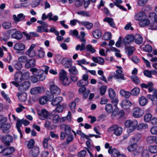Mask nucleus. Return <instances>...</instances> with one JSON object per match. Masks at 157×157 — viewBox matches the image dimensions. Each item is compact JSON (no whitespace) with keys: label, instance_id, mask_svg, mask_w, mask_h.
Instances as JSON below:
<instances>
[{"label":"nucleus","instance_id":"f257e3e1","mask_svg":"<svg viewBox=\"0 0 157 157\" xmlns=\"http://www.w3.org/2000/svg\"><path fill=\"white\" fill-rule=\"evenodd\" d=\"M127 149L129 151H133V154L135 155L139 154L140 151L142 150V148L138 147L137 145L135 143L129 145Z\"/></svg>","mask_w":157,"mask_h":157},{"label":"nucleus","instance_id":"f03ea898","mask_svg":"<svg viewBox=\"0 0 157 157\" xmlns=\"http://www.w3.org/2000/svg\"><path fill=\"white\" fill-rule=\"evenodd\" d=\"M8 32L9 34H10V33H13L11 36L12 38L19 40L22 38V35L21 33L19 31L17 30L16 29L9 30L8 31Z\"/></svg>","mask_w":157,"mask_h":157},{"label":"nucleus","instance_id":"7ed1b4c3","mask_svg":"<svg viewBox=\"0 0 157 157\" xmlns=\"http://www.w3.org/2000/svg\"><path fill=\"white\" fill-rule=\"evenodd\" d=\"M40 118L41 120H44L46 119H51V115L45 109H42L41 111L38 113Z\"/></svg>","mask_w":157,"mask_h":157},{"label":"nucleus","instance_id":"20e7f679","mask_svg":"<svg viewBox=\"0 0 157 157\" xmlns=\"http://www.w3.org/2000/svg\"><path fill=\"white\" fill-rule=\"evenodd\" d=\"M138 124L137 121H132L131 120H127L125 123V125L131 131L134 130Z\"/></svg>","mask_w":157,"mask_h":157},{"label":"nucleus","instance_id":"39448f33","mask_svg":"<svg viewBox=\"0 0 157 157\" xmlns=\"http://www.w3.org/2000/svg\"><path fill=\"white\" fill-rule=\"evenodd\" d=\"M30 86V83L29 81H25L20 84L18 90L20 92H24L27 90Z\"/></svg>","mask_w":157,"mask_h":157},{"label":"nucleus","instance_id":"423d86ee","mask_svg":"<svg viewBox=\"0 0 157 157\" xmlns=\"http://www.w3.org/2000/svg\"><path fill=\"white\" fill-rule=\"evenodd\" d=\"M110 131L113 130L114 134L117 136H119L122 133V128L117 124L112 125L110 128Z\"/></svg>","mask_w":157,"mask_h":157},{"label":"nucleus","instance_id":"0eeeda50","mask_svg":"<svg viewBox=\"0 0 157 157\" xmlns=\"http://www.w3.org/2000/svg\"><path fill=\"white\" fill-rule=\"evenodd\" d=\"M13 140V137L10 135H6L2 138V142L6 146H9Z\"/></svg>","mask_w":157,"mask_h":157},{"label":"nucleus","instance_id":"6e6552de","mask_svg":"<svg viewBox=\"0 0 157 157\" xmlns=\"http://www.w3.org/2000/svg\"><path fill=\"white\" fill-rule=\"evenodd\" d=\"M144 113L143 110L139 107H136L133 109V116L135 117H139L142 116Z\"/></svg>","mask_w":157,"mask_h":157},{"label":"nucleus","instance_id":"1a4fd4ad","mask_svg":"<svg viewBox=\"0 0 157 157\" xmlns=\"http://www.w3.org/2000/svg\"><path fill=\"white\" fill-rule=\"evenodd\" d=\"M59 60L60 59H58V61H56V63L59 64L61 62L63 65L67 68H69L72 65V62L71 59H62L60 61Z\"/></svg>","mask_w":157,"mask_h":157},{"label":"nucleus","instance_id":"9d476101","mask_svg":"<svg viewBox=\"0 0 157 157\" xmlns=\"http://www.w3.org/2000/svg\"><path fill=\"white\" fill-rule=\"evenodd\" d=\"M2 119L0 120V125L2 124L1 126V128L2 131L5 133H7L9 132V129L10 127V125L9 123H4L2 124Z\"/></svg>","mask_w":157,"mask_h":157},{"label":"nucleus","instance_id":"9b49d317","mask_svg":"<svg viewBox=\"0 0 157 157\" xmlns=\"http://www.w3.org/2000/svg\"><path fill=\"white\" fill-rule=\"evenodd\" d=\"M36 45L35 44H32L30 46L29 48L26 51V55L30 57H33L36 55V52L33 50Z\"/></svg>","mask_w":157,"mask_h":157},{"label":"nucleus","instance_id":"f8f14e48","mask_svg":"<svg viewBox=\"0 0 157 157\" xmlns=\"http://www.w3.org/2000/svg\"><path fill=\"white\" fill-rule=\"evenodd\" d=\"M51 93L53 94L59 95L61 93L60 89L55 85H51L50 87Z\"/></svg>","mask_w":157,"mask_h":157},{"label":"nucleus","instance_id":"ddd939ff","mask_svg":"<svg viewBox=\"0 0 157 157\" xmlns=\"http://www.w3.org/2000/svg\"><path fill=\"white\" fill-rule=\"evenodd\" d=\"M134 39V36L132 35H128L126 36L123 39V43L125 46L128 44L129 42L133 41Z\"/></svg>","mask_w":157,"mask_h":157},{"label":"nucleus","instance_id":"4468645a","mask_svg":"<svg viewBox=\"0 0 157 157\" xmlns=\"http://www.w3.org/2000/svg\"><path fill=\"white\" fill-rule=\"evenodd\" d=\"M13 19L16 23L20 21L24 20L25 17V16L23 13H20L16 16L15 15H13Z\"/></svg>","mask_w":157,"mask_h":157},{"label":"nucleus","instance_id":"2eb2a0df","mask_svg":"<svg viewBox=\"0 0 157 157\" xmlns=\"http://www.w3.org/2000/svg\"><path fill=\"white\" fill-rule=\"evenodd\" d=\"M125 52L128 57L132 56L135 51L134 47L131 46H125Z\"/></svg>","mask_w":157,"mask_h":157},{"label":"nucleus","instance_id":"dca6fc26","mask_svg":"<svg viewBox=\"0 0 157 157\" xmlns=\"http://www.w3.org/2000/svg\"><path fill=\"white\" fill-rule=\"evenodd\" d=\"M14 151V149L12 147H7L3 149V155L7 156L11 154Z\"/></svg>","mask_w":157,"mask_h":157},{"label":"nucleus","instance_id":"f3484780","mask_svg":"<svg viewBox=\"0 0 157 157\" xmlns=\"http://www.w3.org/2000/svg\"><path fill=\"white\" fill-rule=\"evenodd\" d=\"M63 100V98L60 96L55 97L52 100V104L53 106H56L58 105Z\"/></svg>","mask_w":157,"mask_h":157},{"label":"nucleus","instance_id":"a211bd4d","mask_svg":"<svg viewBox=\"0 0 157 157\" xmlns=\"http://www.w3.org/2000/svg\"><path fill=\"white\" fill-rule=\"evenodd\" d=\"M116 74H114L113 76L116 77L117 79H121L123 80H125L124 75L122 74V71L121 69L117 70L116 71Z\"/></svg>","mask_w":157,"mask_h":157},{"label":"nucleus","instance_id":"6ab92c4d","mask_svg":"<svg viewBox=\"0 0 157 157\" xmlns=\"http://www.w3.org/2000/svg\"><path fill=\"white\" fill-rule=\"evenodd\" d=\"M19 100L22 102L25 101L27 98V95L26 92L18 93L17 94Z\"/></svg>","mask_w":157,"mask_h":157},{"label":"nucleus","instance_id":"aec40b11","mask_svg":"<svg viewBox=\"0 0 157 157\" xmlns=\"http://www.w3.org/2000/svg\"><path fill=\"white\" fill-rule=\"evenodd\" d=\"M120 105L124 109H127L131 105V102L127 99L123 100Z\"/></svg>","mask_w":157,"mask_h":157},{"label":"nucleus","instance_id":"412c9836","mask_svg":"<svg viewBox=\"0 0 157 157\" xmlns=\"http://www.w3.org/2000/svg\"><path fill=\"white\" fill-rule=\"evenodd\" d=\"M145 13L143 12H140L136 14L134 16L135 19L139 21H140L143 19L145 17Z\"/></svg>","mask_w":157,"mask_h":157},{"label":"nucleus","instance_id":"4be33fe9","mask_svg":"<svg viewBox=\"0 0 157 157\" xmlns=\"http://www.w3.org/2000/svg\"><path fill=\"white\" fill-rule=\"evenodd\" d=\"M40 153L39 149L37 146H35L32 148L31 154L33 157H37Z\"/></svg>","mask_w":157,"mask_h":157},{"label":"nucleus","instance_id":"5701e85b","mask_svg":"<svg viewBox=\"0 0 157 157\" xmlns=\"http://www.w3.org/2000/svg\"><path fill=\"white\" fill-rule=\"evenodd\" d=\"M25 48V45L21 43H16L14 46V49L18 51H22Z\"/></svg>","mask_w":157,"mask_h":157},{"label":"nucleus","instance_id":"b1692460","mask_svg":"<svg viewBox=\"0 0 157 157\" xmlns=\"http://www.w3.org/2000/svg\"><path fill=\"white\" fill-rule=\"evenodd\" d=\"M51 117H53L52 119L53 122L54 124H56L59 121L60 117L59 115L56 114L55 110H53L51 113Z\"/></svg>","mask_w":157,"mask_h":157},{"label":"nucleus","instance_id":"393cba45","mask_svg":"<svg viewBox=\"0 0 157 157\" xmlns=\"http://www.w3.org/2000/svg\"><path fill=\"white\" fill-rule=\"evenodd\" d=\"M139 101L140 105L143 106L146 105L148 101L144 96H142L139 98Z\"/></svg>","mask_w":157,"mask_h":157},{"label":"nucleus","instance_id":"a878e982","mask_svg":"<svg viewBox=\"0 0 157 157\" xmlns=\"http://www.w3.org/2000/svg\"><path fill=\"white\" fill-rule=\"evenodd\" d=\"M14 80L18 82H21L23 80L21 72H17L14 75Z\"/></svg>","mask_w":157,"mask_h":157},{"label":"nucleus","instance_id":"bb28decb","mask_svg":"<svg viewBox=\"0 0 157 157\" xmlns=\"http://www.w3.org/2000/svg\"><path fill=\"white\" fill-rule=\"evenodd\" d=\"M134 37V40L135 42L138 44H141L143 42V38L142 36L139 34H136Z\"/></svg>","mask_w":157,"mask_h":157},{"label":"nucleus","instance_id":"cd10ccee","mask_svg":"<svg viewBox=\"0 0 157 157\" xmlns=\"http://www.w3.org/2000/svg\"><path fill=\"white\" fill-rule=\"evenodd\" d=\"M93 37L97 39H99L101 36V31L100 30L96 29L93 33Z\"/></svg>","mask_w":157,"mask_h":157},{"label":"nucleus","instance_id":"c85d7f7f","mask_svg":"<svg viewBox=\"0 0 157 157\" xmlns=\"http://www.w3.org/2000/svg\"><path fill=\"white\" fill-rule=\"evenodd\" d=\"M41 91V88L40 87H36L32 88L30 91L32 94H36L39 93Z\"/></svg>","mask_w":157,"mask_h":157},{"label":"nucleus","instance_id":"c756f323","mask_svg":"<svg viewBox=\"0 0 157 157\" xmlns=\"http://www.w3.org/2000/svg\"><path fill=\"white\" fill-rule=\"evenodd\" d=\"M104 21L108 22L110 26L113 28H115V25L113 21V18L106 17L104 19Z\"/></svg>","mask_w":157,"mask_h":157},{"label":"nucleus","instance_id":"7c9ffc66","mask_svg":"<svg viewBox=\"0 0 157 157\" xmlns=\"http://www.w3.org/2000/svg\"><path fill=\"white\" fill-rule=\"evenodd\" d=\"M81 23L87 29H91L93 26V24L92 23L88 21H82Z\"/></svg>","mask_w":157,"mask_h":157},{"label":"nucleus","instance_id":"2f4dec72","mask_svg":"<svg viewBox=\"0 0 157 157\" xmlns=\"http://www.w3.org/2000/svg\"><path fill=\"white\" fill-rule=\"evenodd\" d=\"M13 63L14 68L17 70H20L22 67V65L20 62L14 60Z\"/></svg>","mask_w":157,"mask_h":157},{"label":"nucleus","instance_id":"473e14b6","mask_svg":"<svg viewBox=\"0 0 157 157\" xmlns=\"http://www.w3.org/2000/svg\"><path fill=\"white\" fill-rule=\"evenodd\" d=\"M120 94L121 96L127 98H129L131 95V92L126 91L123 90H120Z\"/></svg>","mask_w":157,"mask_h":157},{"label":"nucleus","instance_id":"72a5a7b5","mask_svg":"<svg viewBox=\"0 0 157 157\" xmlns=\"http://www.w3.org/2000/svg\"><path fill=\"white\" fill-rule=\"evenodd\" d=\"M89 84V82H86L82 79L77 82V86L79 87L81 86H86Z\"/></svg>","mask_w":157,"mask_h":157},{"label":"nucleus","instance_id":"f704fd0d","mask_svg":"<svg viewBox=\"0 0 157 157\" xmlns=\"http://www.w3.org/2000/svg\"><path fill=\"white\" fill-rule=\"evenodd\" d=\"M37 31L39 33L48 32V30L47 28L42 26L37 27Z\"/></svg>","mask_w":157,"mask_h":157},{"label":"nucleus","instance_id":"c9c22d12","mask_svg":"<svg viewBox=\"0 0 157 157\" xmlns=\"http://www.w3.org/2000/svg\"><path fill=\"white\" fill-rule=\"evenodd\" d=\"M2 26L4 29H8L11 28L12 24L8 21H5L2 24Z\"/></svg>","mask_w":157,"mask_h":157},{"label":"nucleus","instance_id":"e433bc0d","mask_svg":"<svg viewBox=\"0 0 157 157\" xmlns=\"http://www.w3.org/2000/svg\"><path fill=\"white\" fill-rule=\"evenodd\" d=\"M150 24V21L147 19H143L140 23V25L141 27H144Z\"/></svg>","mask_w":157,"mask_h":157},{"label":"nucleus","instance_id":"4c0bfd02","mask_svg":"<svg viewBox=\"0 0 157 157\" xmlns=\"http://www.w3.org/2000/svg\"><path fill=\"white\" fill-rule=\"evenodd\" d=\"M108 92L110 98L113 99L115 97L116 93L114 90L112 88H110L108 89Z\"/></svg>","mask_w":157,"mask_h":157},{"label":"nucleus","instance_id":"58836bf2","mask_svg":"<svg viewBox=\"0 0 157 157\" xmlns=\"http://www.w3.org/2000/svg\"><path fill=\"white\" fill-rule=\"evenodd\" d=\"M140 91V90L138 87H135L131 91V95L137 96L139 94Z\"/></svg>","mask_w":157,"mask_h":157},{"label":"nucleus","instance_id":"ea45409f","mask_svg":"<svg viewBox=\"0 0 157 157\" xmlns=\"http://www.w3.org/2000/svg\"><path fill=\"white\" fill-rule=\"evenodd\" d=\"M48 101V98L47 96H44L42 97L39 100V103L42 105H44Z\"/></svg>","mask_w":157,"mask_h":157},{"label":"nucleus","instance_id":"a19ab883","mask_svg":"<svg viewBox=\"0 0 157 157\" xmlns=\"http://www.w3.org/2000/svg\"><path fill=\"white\" fill-rule=\"evenodd\" d=\"M105 109L108 113H111L113 111L112 105L110 104H107L105 106Z\"/></svg>","mask_w":157,"mask_h":157},{"label":"nucleus","instance_id":"79ce46f5","mask_svg":"<svg viewBox=\"0 0 157 157\" xmlns=\"http://www.w3.org/2000/svg\"><path fill=\"white\" fill-rule=\"evenodd\" d=\"M69 71L73 75H76L78 74V71L75 66L72 67L70 69H69Z\"/></svg>","mask_w":157,"mask_h":157},{"label":"nucleus","instance_id":"37998d69","mask_svg":"<svg viewBox=\"0 0 157 157\" xmlns=\"http://www.w3.org/2000/svg\"><path fill=\"white\" fill-rule=\"evenodd\" d=\"M149 151L151 153H157V145L150 146L148 148Z\"/></svg>","mask_w":157,"mask_h":157},{"label":"nucleus","instance_id":"c03bdc74","mask_svg":"<svg viewBox=\"0 0 157 157\" xmlns=\"http://www.w3.org/2000/svg\"><path fill=\"white\" fill-rule=\"evenodd\" d=\"M59 75L61 80L67 77V73L63 70H62L60 71Z\"/></svg>","mask_w":157,"mask_h":157},{"label":"nucleus","instance_id":"a18cd8bd","mask_svg":"<svg viewBox=\"0 0 157 157\" xmlns=\"http://www.w3.org/2000/svg\"><path fill=\"white\" fill-rule=\"evenodd\" d=\"M85 43L83 42L82 43L81 45H78L76 47V50H80L81 51L85 50Z\"/></svg>","mask_w":157,"mask_h":157},{"label":"nucleus","instance_id":"49530a36","mask_svg":"<svg viewBox=\"0 0 157 157\" xmlns=\"http://www.w3.org/2000/svg\"><path fill=\"white\" fill-rule=\"evenodd\" d=\"M141 136V134L140 133H137L136 135L132 138V140L133 142H135V143H136L140 140Z\"/></svg>","mask_w":157,"mask_h":157},{"label":"nucleus","instance_id":"de8ad7c7","mask_svg":"<svg viewBox=\"0 0 157 157\" xmlns=\"http://www.w3.org/2000/svg\"><path fill=\"white\" fill-rule=\"evenodd\" d=\"M57 105V107L54 110H55V112H56L58 113H60L62 112L64 109V107L63 105Z\"/></svg>","mask_w":157,"mask_h":157},{"label":"nucleus","instance_id":"09e8293b","mask_svg":"<svg viewBox=\"0 0 157 157\" xmlns=\"http://www.w3.org/2000/svg\"><path fill=\"white\" fill-rule=\"evenodd\" d=\"M148 127L147 124L144 123H141L139 124L137 126V128L139 130H141L146 129Z\"/></svg>","mask_w":157,"mask_h":157},{"label":"nucleus","instance_id":"8fccbe9b","mask_svg":"<svg viewBox=\"0 0 157 157\" xmlns=\"http://www.w3.org/2000/svg\"><path fill=\"white\" fill-rule=\"evenodd\" d=\"M103 37L105 40H109L111 38V34L109 32L105 33L103 35Z\"/></svg>","mask_w":157,"mask_h":157},{"label":"nucleus","instance_id":"3c124183","mask_svg":"<svg viewBox=\"0 0 157 157\" xmlns=\"http://www.w3.org/2000/svg\"><path fill=\"white\" fill-rule=\"evenodd\" d=\"M64 131L66 135L67 136L70 135L71 132V128L70 126L68 125H66Z\"/></svg>","mask_w":157,"mask_h":157},{"label":"nucleus","instance_id":"603ef678","mask_svg":"<svg viewBox=\"0 0 157 157\" xmlns=\"http://www.w3.org/2000/svg\"><path fill=\"white\" fill-rule=\"evenodd\" d=\"M21 75L23 80H27L29 77V72H25L24 73L21 72Z\"/></svg>","mask_w":157,"mask_h":157},{"label":"nucleus","instance_id":"864d4df0","mask_svg":"<svg viewBox=\"0 0 157 157\" xmlns=\"http://www.w3.org/2000/svg\"><path fill=\"white\" fill-rule=\"evenodd\" d=\"M38 56L40 58H43L45 56V52L42 48H41L40 50L38 51Z\"/></svg>","mask_w":157,"mask_h":157},{"label":"nucleus","instance_id":"5fc2aeb1","mask_svg":"<svg viewBox=\"0 0 157 157\" xmlns=\"http://www.w3.org/2000/svg\"><path fill=\"white\" fill-rule=\"evenodd\" d=\"M40 0H34L32 3L31 6L33 8L36 7L40 5Z\"/></svg>","mask_w":157,"mask_h":157},{"label":"nucleus","instance_id":"6e6d98bb","mask_svg":"<svg viewBox=\"0 0 157 157\" xmlns=\"http://www.w3.org/2000/svg\"><path fill=\"white\" fill-rule=\"evenodd\" d=\"M152 117V115L150 113H147L146 114L144 117V119L146 122L149 121Z\"/></svg>","mask_w":157,"mask_h":157},{"label":"nucleus","instance_id":"4d7b16f0","mask_svg":"<svg viewBox=\"0 0 157 157\" xmlns=\"http://www.w3.org/2000/svg\"><path fill=\"white\" fill-rule=\"evenodd\" d=\"M73 137L72 135H68V136L67 138V142L66 143H63V145L64 144H69L73 140Z\"/></svg>","mask_w":157,"mask_h":157},{"label":"nucleus","instance_id":"13d9d810","mask_svg":"<svg viewBox=\"0 0 157 157\" xmlns=\"http://www.w3.org/2000/svg\"><path fill=\"white\" fill-rule=\"evenodd\" d=\"M154 136H150L146 138L147 142L148 144H152L154 142Z\"/></svg>","mask_w":157,"mask_h":157},{"label":"nucleus","instance_id":"bf43d9fd","mask_svg":"<svg viewBox=\"0 0 157 157\" xmlns=\"http://www.w3.org/2000/svg\"><path fill=\"white\" fill-rule=\"evenodd\" d=\"M62 81L63 84L64 86L69 85L71 83V81L67 77L61 80Z\"/></svg>","mask_w":157,"mask_h":157},{"label":"nucleus","instance_id":"052dcab7","mask_svg":"<svg viewBox=\"0 0 157 157\" xmlns=\"http://www.w3.org/2000/svg\"><path fill=\"white\" fill-rule=\"evenodd\" d=\"M77 64L82 67H83L82 64H87L89 63L88 62H86L85 59L78 60L77 61Z\"/></svg>","mask_w":157,"mask_h":157},{"label":"nucleus","instance_id":"680f3d73","mask_svg":"<svg viewBox=\"0 0 157 157\" xmlns=\"http://www.w3.org/2000/svg\"><path fill=\"white\" fill-rule=\"evenodd\" d=\"M144 50L149 52H151L152 51V48L151 46L150 45H146L144 47Z\"/></svg>","mask_w":157,"mask_h":157},{"label":"nucleus","instance_id":"e2e57ef3","mask_svg":"<svg viewBox=\"0 0 157 157\" xmlns=\"http://www.w3.org/2000/svg\"><path fill=\"white\" fill-rule=\"evenodd\" d=\"M35 141L33 139H31L29 142L27 147L29 149H30L31 148H33V146L34 144Z\"/></svg>","mask_w":157,"mask_h":157},{"label":"nucleus","instance_id":"0e129e2a","mask_svg":"<svg viewBox=\"0 0 157 157\" xmlns=\"http://www.w3.org/2000/svg\"><path fill=\"white\" fill-rule=\"evenodd\" d=\"M144 75L149 78H151V71L145 70L144 71Z\"/></svg>","mask_w":157,"mask_h":157},{"label":"nucleus","instance_id":"69168bd1","mask_svg":"<svg viewBox=\"0 0 157 157\" xmlns=\"http://www.w3.org/2000/svg\"><path fill=\"white\" fill-rule=\"evenodd\" d=\"M150 132L153 135L157 134V126L153 127L151 128Z\"/></svg>","mask_w":157,"mask_h":157},{"label":"nucleus","instance_id":"338daca9","mask_svg":"<svg viewBox=\"0 0 157 157\" xmlns=\"http://www.w3.org/2000/svg\"><path fill=\"white\" fill-rule=\"evenodd\" d=\"M149 29L152 30L157 29V26L156 24L155 23L150 24Z\"/></svg>","mask_w":157,"mask_h":157},{"label":"nucleus","instance_id":"774afa93","mask_svg":"<svg viewBox=\"0 0 157 157\" xmlns=\"http://www.w3.org/2000/svg\"><path fill=\"white\" fill-rule=\"evenodd\" d=\"M149 152L147 150H144L142 153L141 155V157H149Z\"/></svg>","mask_w":157,"mask_h":157}]
</instances>
